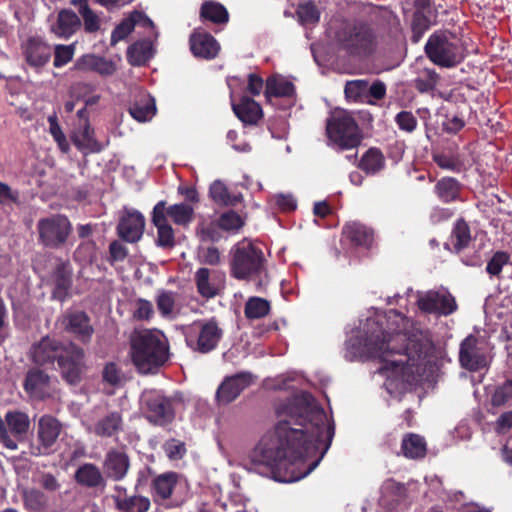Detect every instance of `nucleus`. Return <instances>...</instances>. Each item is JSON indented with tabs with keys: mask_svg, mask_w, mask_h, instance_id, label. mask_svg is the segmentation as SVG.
<instances>
[{
	"mask_svg": "<svg viewBox=\"0 0 512 512\" xmlns=\"http://www.w3.org/2000/svg\"><path fill=\"white\" fill-rule=\"evenodd\" d=\"M280 420L250 453V471L277 482L292 483L308 476L327 453L335 428L313 396L297 392L277 408Z\"/></svg>",
	"mask_w": 512,
	"mask_h": 512,
	"instance_id": "obj_1",
	"label": "nucleus"
},
{
	"mask_svg": "<svg viewBox=\"0 0 512 512\" xmlns=\"http://www.w3.org/2000/svg\"><path fill=\"white\" fill-rule=\"evenodd\" d=\"M386 328L368 319L365 337L351 336L345 343L348 361L378 359V373L385 376L384 387L400 398L410 387L433 372L435 359L428 332L416 327L402 312L386 313Z\"/></svg>",
	"mask_w": 512,
	"mask_h": 512,
	"instance_id": "obj_2",
	"label": "nucleus"
},
{
	"mask_svg": "<svg viewBox=\"0 0 512 512\" xmlns=\"http://www.w3.org/2000/svg\"><path fill=\"white\" fill-rule=\"evenodd\" d=\"M31 359L38 365L53 364L57 361L62 377L69 384L80 381L84 371V350L73 342L62 343L50 337L42 338L33 345Z\"/></svg>",
	"mask_w": 512,
	"mask_h": 512,
	"instance_id": "obj_3",
	"label": "nucleus"
},
{
	"mask_svg": "<svg viewBox=\"0 0 512 512\" xmlns=\"http://www.w3.org/2000/svg\"><path fill=\"white\" fill-rule=\"evenodd\" d=\"M131 357L138 371L152 373L168 359V344L158 330H136L131 336Z\"/></svg>",
	"mask_w": 512,
	"mask_h": 512,
	"instance_id": "obj_4",
	"label": "nucleus"
},
{
	"mask_svg": "<svg viewBox=\"0 0 512 512\" xmlns=\"http://www.w3.org/2000/svg\"><path fill=\"white\" fill-rule=\"evenodd\" d=\"M334 39L352 55L370 54L378 44L377 32L364 22H342L334 32Z\"/></svg>",
	"mask_w": 512,
	"mask_h": 512,
	"instance_id": "obj_5",
	"label": "nucleus"
},
{
	"mask_svg": "<svg viewBox=\"0 0 512 512\" xmlns=\"http://www.w3.org/2000/svg\"><path fill=\"white\" fill-rule=\"evenodd\" d=\"M428 59L442 68H454L465 58V48L461 40L449 32H435L425 44Z\"/></svg>",
	"mask_w": 512,
	"mask_h": 512,
	"instance_id": "obj_6",
	"label": "nucleus"
},
{
	"mask_svg": "<svg viewBox=\"0 0 512 512\" xmlns=\"http://www.w3.org/2000/svg\"><path fill=\"white\" fill-rule=\"evenodd\" d=\"M231 275L239 280L261 277L264 272L262 250L248 240L238 242L232 249Z\"/></svg>",
	"mask_w": 512,
	"mask_h": 512,
	"instance_id": "obj_7",
	"label": "nucleus"
},
{
	"mask_svg": "<svg viewBox=\"0 0 512 512\" xmlns=\"http://www.w3.org/2000/svg\"><path fill=\"white\" fill-rule=\"evenodd\" d=\"M326 131L329 140L341 150L355 148L361 142V131L353 115L346 110H335L331 114Z\"/></svg>",
	"mask_w": 512,
	"mask_h": 512,
	"instance_id": "obj_8",
	"label": "nucleus"
},
{
	"mask_svg": "<svg viewBox=\"0 0 512 512\" xmlns=\"http://www.w3.org/2000/svg\"><path fill=\"white\" fill-rule=\"evenodd\" d=\"M183 334L188 347L200 353L214 350L223 336V330L214 318L197 320L183 327Z\"/></svg>",
	"mask_w": 512,
	"mask_h": 512,
	"instance_id": "obj_9",
	"label": "nucleus"
},
{
	"mask_svg": "<svg viewBox=\"0 0 512 512\" xmlns=\"http://www.w3.org/2000/svg\"><path fill=\"white\" fill-rule=\"evenodd\" d=\"M405 295L407 299H415L416 305L421 312L438 317L449 316L458 308L455 298L446 289L414 292L409 288Z\"/></svg>",
	"mask_w": 512,
	"mask_h": 512,
	"instance_id": "obj_10",
	"label": "nucleus"
},
{
	"mask_svg": "<svg viewBox=\"0 0 512 512\" xmlns=\"http://www.w3.org/2000/svg\"><path fill=\"white\" fill-rule=\"evenodd\" d=\"M140 403L146 419L154 425L165 426L171 423L175 417L172 399L161 390H144L140 397Z\"/></svg>",
	"mask_w": 512,
	"mask_h": 512,
	"instance_id": "obj_11",
	"label": "nucleus"
},
{
	"mask_svg": "<svg viewBox=\"0 0 512 512\" xmlns=\"http://www.w3.org/2000/svg\"><path fill=\"white\" fill-rule=\"evenodd\" d=\"M39 241L48 248L62 247L72 230L69 219L61 214L40 219L37 224Z\"/></svg>",
	"mask_w": 512,
	"mask_h": 512,
	"instance_id": "obj_12",
	"label": "nucleus"
},
{
	"mask_svg": "<svg viewBox=\"0 0 512 512\" xmlns=\"http://www.w3.org/2000/svg\"><path fill=\"white\" fill-rule=\"evenodd\" d=\"M30 421L27 414L10 411L5 420L0 417V442L10 450H16L17 438L24 436L29 429Z\"/></svg>",
	"mask_w": 512,
	"mask_h": 512,
	"instance_id": "obj_13",
	"label": "nucleus"
},
{
	"mask_svg": "<svg viewBox=\"0 0 512 512\" xmlns=\"http://www.w3.org/2000/svg\"><path fill=\"white\" fill-rule=\"evenodd\" d=\"M265 97L272 106L290 108L296 103L294 84L281 75H273L266 80Z\"/></svg>",
	"mask_w": 512,
	"mask_h": 512,
	"instance_id": "obj_14",
	"label": "nucleus"
},
{
	"mask_svg": "<svg viewBox=\"0 0 512 512\" xmlns=\"http://www.w3.org/2000/svg\"><path fill=\"white\" fill-rule=\"evenodd\" d=\"M459 362L469 371H478L488 365L484 343L473 336H467L460 344Z\"/></svg>",
	"mask_w": 512,
	"mask_h": 512,
	"instance_id": "obj_15",
	"label": "nucleus"
},
{
	"mask_svg": "<svg viewBox=\"0 0 512 512\" xmlns=\"http://www.w3.org/2000/svg\"><path fill=\"white\" fill-rule=\"evenodd\" d=\"M62 432V424L51 415H43L38 422V446L35 455H48L55 450L56 442Z\"/></svg>",
	"mask_w": 512,
	"mask_h": 512,
	"instance_id": "obj_16",
	"label": "nucleus"
},
{
	"mask_svg": "<svg viewBox=\"0 0 512 512\" xmlns=\"http://www.w3.org/2000/svg\"><path fill=\"white\" fill-rule=\"evenodd\" d=\"M24 390L31 399L45 400L56 394V385L50 376L42 370L31 369L24 380Z\"/></svg>",
	"mask_w": 512,
	"mask_h": 512,
	"instance_id": "obj_17",
	"label": "nucleus"
},
{
	"mask_svg": "<svg viewBox=\"0 0 512 512\" xmlns=\"http://www.w3.org/2000/svg\"><path fill=\"white\" fill-rule=\"evenodd\" d=\"M63 329L83 343H88L94 333L89 316L84 311H67L59 319Z\"/></svg>",
	"mask_w": 512,
	"mask_h": 512,
	"instance_id": "obj_18",
	"label": "nucleus"
},
{
	"mask_svg": "<svg viewBox=\"0 0 512 512\" xmlns=\"http://www.w3.org/2000/svg\"><path fill=\"white\" fill-rule=\"evenodd\" d=\"M253 382V375L249 372H240L227 376L216 391V401L219 405H227L234 401L241 392Z\"/></svg>",
	"mask_w": 512,
	"mask_h": 512,
	"instance_id": "obj_19",
	"label": "nucleus"
},
{
	"mask_svg": "<svg viewBox=\"0 0 512 512\" xmlns=\"http://www.w3.org/2000/svg\"><path fill=\"white\" fill-rule=\"evenodd\" d=\"M145 219L137 210L125 208L119 219L117 233L121 239L129 243L138 242L144 232Z\"/></svg>",
	"mask_w": 512,
	"mask_h": 512,
	"instance_id": "obj_20",
	"label": "nucleus"
},
{
	"mask_svg": "<svg viewBox=\"0 0 512 512\" xmlns=\"http://www.w3.org/2000/svg\"><path fill=\"white\" fill-rule=\"evenodd\" d=\"M22 54L27 65L39 71L50 61L52 49L40 38L31 37L22 44Z\"/></svg>",
	"mask_w": 512,
	"mask_h": 512,
	"instance_id": "obj_21",
	"label": "nucleus"
},
{
	"mask_svg": "<svg viewBox=\"0 0 512 512\" xmlns=\"http://www.w3.org/2000/svg\"><path fill=\"white\" fill-rule=\"evenodd\" d=\"M81 28V19L78 14L69 8L61 9L57 13L55 22L50 26V31L56 37L69 39Z\"/></svg>",
	"mask_w": 512,
	"mask_h": 512,
	"instance_id": "obj_22",
	"label": "nucleus"
},
{
	"mask_svg": "<svg viewBox=\"0 0 512 512\" xmlns=\"http://www.w3.org/2000/svg\"><path fill=\"white\" fill-rule=\"evenodd\" d=\"M181 484L182 477L176 472H165L156 476L151 483V493L155 502L171 498Z\"/></svg>",
	"mask_w": 512,
	"mask_h": 512,
	"instance_id": "obj_23",
	"label": "nucleus"
},
{
	"mask_svg": "<svg viewBox=\"0 0 512 512\" xmlns=\"http://www.w3.org/2000/svg\"><path fill=\"white\" fill-rule=\"evenodd\" d=\"M123 417L118 411H111L87 427L88 432L100 438H115L123 430Z\"/></svg>",
	"mask_w": 512,
	"mask_h": 512,
	"instance_id": "obj_24",
	"label": "nucleus"
},
{
	"mask_svg": "<svg viewBox=\"0 0 512 512\" xmlns=\"http://www.w3.org/2000/svg\"><path fill=\"white\" fill-rule=\"evenodd\" d=\"M165 205L164 201H159L154 206L152 213V222L157 228L156 243L164 248L174 245V233L165 216Z\"/></svg>",
	"mask_w": 512,
	"mask_h": 512,
	"instance_id": "obj_25",
	"label": "nucleus"
},
{
	"mask_svg": "<svg viewBox=\"0 0 512 512\" xmlns=\"http://www.w3.org/2000/svg\"><path fill=\"white\" fill-rule=\"evenodd\" d=\"M73 144L83 153H98L104 148L95 136L89 121L78 124L72 133Z\"/></svg>",
	"mask_w": 512,
	"mask_h": 512,
	"instance_id": "obj_26",
	"label": "nucleus"
},
{
	"mask_svg": "<svg viewBox=\"0 0 512 512\" xmlns=\"http://www.w3.org/2000/svg\"><path fill=\"white\" fill-rule=\"evenodd\" d=\"M190 49L195 57L213 59L218 55L220 45L212 35L195 32L190 37Z\"/></svg>",
	"mask_w": 512,
	"mask_h": 512,
	"instance_id": "obj_27",
	"label": "nucleus"
},
{
	"mask_svg": "<svg viewBox=\"0 0 512 512\" xmlns=\"http://www.w3.org/2000/svg\"><path fill=\"white\" fill-rule=\"evenodd\" d=\"M343 237L351 245L369 249L374 241L373 230L360 222H349L343 228Z\"/></svg>",
	"mask_w": 512,
	"mask_h": 512,
	"instance_id": "obj_28",
	"label": "nucleus"
},
{
	"mask_svg": "<svg viewBox=\"0 0 512 512\" xmlns=\"http://www.w3.org/2000/svg\"><path fill=\"white\" fill-rule=\"evenodd\" d=\"M136 25L143 27H153V22L142 12L135 11L117 25L111 34V44L115 45L119 41L125 39L134 29Z\"/></svg>",
	"mask_w": 512,
	"mask_h": 512,
	"instance_id": "obj_29",
	"label": "nucleus"
},
{
	"mask_svg": "<svg viewBox=\"0 0 512 512\" xmlns=\"http://www.w3.org/2000/svg\"><path fill=\"white\" fill-rule=\"evenodd\" d=\"M116 489L126 492L125 488L117 486ZM115 507L121 512H147L151 506L150 499L142 495H127L119 493L114 497Z\"/></svg>",
	"mask_w": 512,
	"mask_h": 512,
	"instance_id": "obj_30",
	"label": "nucleus"
},
{
	"mask_svg": "<svg viewBox=\"0 0 512 512\" xmlns=\"http://www.w3.org/2000/svg\"><path fill=\"white\" fill-rule=\"evenodd\" d=\"M414 490V483L404 485L393 479L386 480L381 487L383 498L389 497L392 502L397 504L413 500L416 497Z\"/></svg>",
	"mask_w": 512,
	"mask_h": 512,
	"instance_id": "obj_31",
	"label": "nucleus"
},
{
	"mask_svg": "<svg viewBox=\"0 0 512 512\" xmlns=\"http://www.w3.org/2000/svg\"><path fill=\"white\" fill-rule=\"evenodd\" d=\"M70 4L76 8L86 33H96L101 29V16L90 7L88 0H70Z\"/></svg>",
	"mask_w": 512,
	"mask_h": 512,
	"instance_id": "obj_32",
	"label": "nucleus"
},
{
	"mask_svg": "<svg viewBox=\"0 0 512 512\" xmlns=\"http://www.w3.org/2000/svg\"><path fill=\"white\" fill-rule=\"evenodd\" d=\"M104 468L110 478L121 480L129 469L128 456L124 452L111 450L106 454Z\"/></svg>",
	"mask_w": 512,
	"mask_h": 512,
	"instance_id": "obj_33",
	"label": "nucleus"
},
{
	"mask_svg": "<svg viewBox=\"0 0 512 512\" xmlns=\"http://www.w3.org/2000/svg\"><path fill=\"white\" fill-rule=\"evenodd\" d=\"M155 302L163 318L174 319L180 312V295L176 292L159 290Z\"/></svg>",
	"mask_w": 512,
	"mask_h": 512,
	"instance_id": "obj_34",
	"label": "nucleus"
},
{
	"mask_svg": "<svg viewBox=\"0 0 512 512\" xmlns=\"http://www.w3.org/2000/svg\"><path fill=\"white\" fill-rule=\"evenodd\" d=\"M54 291L53 297L59 301H64L72 285V269L69 263L59 264L53 274Z\"/></svg>",
	"mask_w": 512,
	"mask_h": 512,
	"instance_id": "obj_35",
	"label": "nucleus"
},
{
	"mask_svg": "<svg viewBox=\"0 0 512 512\" xmlns=\"http://www.w3.org/2000/svg\"><path fill=\"white\" fill-rule=\"evenodd\" d=\"M233 111L244 124H256L262 117L261 106L252 98L242 97L240 102L232 104Z\"/></svg>",
	"mask_w": 512,
	"mask_h": 512,
	"instance_id": "obj_36",
	"label": "nucleus"
},
{
	"mask_svg": "<svg viewBox=\"0 0 512 512\" xmlns=\"http://www.w3.org/2000/svg\"><path fill=\"white\" fill-rule=\"evenodd\" d=\"M75 480L79 485L87 488H98L105 483L100 469L92 463L79 466L75 472Z\"/></svg>",
	"mask_w": 512,
	"mask_h": 512,
	"instance_id": "obj_37",
	"label": "nucleus"
},
{
	"mask_svg": "<svg viewBox=\"0 0 512 512\" xmlns=\"http://www.w3.org/2000/svg\"><path fill=\"white\" fill-rule=\"evenodd\" d=\"M21 497L24 508L29 512H46L49 509V498L39 489L23 488Z\"/></svg>",
	"mask_w": 512,
	"mask_h": 512,
	"instance_id": "obj_38",
	"label": "nucleus"
},
{
	"mask_svg": "<svg viewBox=\"0 0 512 512\" xmlns=\"http://www.w3.org/2000/svg\"><path fill=\"white\" fill-rule=\"evenodd\" d=\"M461 189L462 184L453 177H443L439 179L434 187L438 198L445 203L457 200Z\"/></svg>",
	"mask_w": 512,
	"mask_h": 512,
	"instance_id": "obj_39",
	"label": "nucleus"
},
{
	"mask_svg": "<svg viewBox=\"0 0 512 512\" xmlns=\"http://www.w3.org/2000/svg\"><path fill=\"white\" fill-rule=\"evenodd\" d=\"M198 293L204 298H213L219 293V285L207 268H200L195 273Z\"/></svg>",
	"mask_w": 512,
	"mask_h": 512,
	"instance_id": "obj_40",
	"label": "nucleus"
},
{
	"mask_svg": "<svg viewBox=\"0 0 512 512\" xmlns=\"http://www.w3.org/2000/svg\"><path fill=\"white\" fill-rule=\"evenodd\" d=\"M129 112L130 115L138 122L151 120L156 113L154 98L148 94L143 95L140 100L130 106Z\"/></svg>",
	"mask_w": 512,
	"mask_h": 512,
	"instance_id": "obj_41",
	"label": "nucleus"
},
{
	"mask_svg": "<svg viewBox=\"0 0 512 512\" xmlns=\"http://www.w3.org/2000/svg\"><path fill=\"white\" fill-rule=\"evenodd\" d=\"M76 67L78 69H91L97 71L101 75H112L116 67L112 61L94 55H85L77 60Z\"/></svg>",
	"mask_w": 512,
	"mask_h": 512,
	"instance_id": "obj_42",
	"label": "nucleus"
},
{
	"mask_svg": "<svg viewBox=\"0 0 512 512\" xmlns=\"http://www.w3.org/2000/svg\"><path fill=\"white\" fill-rule=\"evenodd\" d=\"M401 450L403 455L407 458H422L426 454V441L418 434H407L402 439Z\"/></svg>",
	"mask_w": 512,
	"mask_h": 512,
	"instance_id": "obj_43",
	"label": "nucleus"
},
{
	"mask_svg": "<svg viewBox=\"0 0 512 512\" xmlns=\"http://www.w3.org/2000/svg\"><path fill=\"white\" fill-rule=\"evenodd\" d=\"M153 56V46L148 40L138 41L131 45L127 51V58L131 65L141 66Z\"/></svg>",
	"mask_w": 512,
	"mask_h": 512,
	"instance_id": "obj_44",
	"label": "nucleus"
},
{
	"mask_svg": "<svg viewBox=\"0 0 512 512\" xmlns=\"http://www.w3.org/2000/svg\"><path fill=\"white\" fill-rule=\"evenodd\" d=\"M439 81V74L434 69L426 68L418 73L417 77L413 80V84L420 93L433 95Z\"/></svg>",
	"mask_w": 512,
	"mask_h": 512,
	"instance_id": "obj_45",
	"label": "nucleus"
},
{
	"mask_svg": "<svg viewBox=\"0 0 512 512\" xmlns=\"http://www.w3.org/2000/svg\"><path fill=\"white\" fill-rule=\"evenodd\" d=\"M200 16L203 20H209L215 24L227 23L229 19L226 8L215 1H205L201 6Z\"/></svg>",
	"mask_w": 512,
	"mask_h": 512,
	"instance_id": "obj_46",
	"label": "nucleus"
},
{
	"mask_svg": "<svg viewBox=\"0 0 512 512\" xmlns=\"http://www.w3.org/2000/svg\"><path fill=\"white\" fill-rule=\"evenodd\" d=\"M166 215L169 216L175 224L186 226L193 220L194 209L189 204H174L168 208L165 207V216Z\"/></svg>",
	"mask_w": 512,
	"mask_h": 512,
	"instance_id": "obj_47",
	"label": "nucleus"
},
{
	"mask_svg": "<svg viewBox=\"0 0 512 512\" xmlns=\"http://www.w3.org/2000/svg\"><path fill=\"white\" fill-rule=\"evenodd\" d=\"M470 241L471 234L468 224L463 219L457 220L451 235V244L455 252L459 253L468 247Z\"/></svg>",
	"mask_w": 512,
	"mask_h": 512,
	"instance_id": "obj_48",
	"label": "nucleus"
},
{
	"mask_svg": "<svg viewBox=\"0 0 512 512\" xmlns=\"http://www.w3.org/2000/svg\"><path fill=\"white\" fill-rule=\"evenodd\" d=\"M384 156L380 150L371 148L362 157L360 167L368 174H375L384 167Z\"/></svg>",
	"mask_w": 512,
	"mask_h": 512,
	"instance_id": "obj_49",
	"label": "nucleus"
},
{
	"mask_svg": "<svg viewBox=\"0 0 512 512\" xmlns=\"http://www.w3.org/2000/svg\"><path fill=\"white\" fill-rule=\"evenodd\" d=\"M344 92L346 98L351 101L373 103L371 100H367V80L357 79L347 81Z\"/></svg>",
	"mask_w": 512,
	"mask_h": 512,
	"instance_id": "obj_50",
	"label": "nucleus"
},
{
	"mask_svg": "<svg viewBox=\"0 0 512 512\" xmlns=\"http://www.w3.org/2000/svg\"><path fill=\"white\" fill-rule=\"evenodd\" d=\"M270 311V303L260 297H251L245 304V316L248 319L265 317Z\"/></svg>",
	"mask_w": 512,
	"mask_h": 512,
	"instance_id": "obj_51",
	"label": "nucleus"
},
{
	"mask_svg": "<svg viewBox=\"0 0 512 512\" xmlns=\"http://www.w3.org/2000/svg\"><path fill=\"white\" fill-rule=\"evenodd\" d=\"M209 195L212 200L219 205H233L235 203V197H232L227 187L220 180H215L209 188Z\"/></svg>",
	"mask_w": 512,
	"mask_h": 512,
	"instance_id": "obj_52",
	"label": "nucleus"
},
{
	"mask_svg": "<svg viewBox=\"0 0 512 512\" xmlns=\"http://www.w3.org/2000/svg\"><path fill=\"white\" fill-rule=\"evenodd\" d=\"M512 403V379L506 380L498 386L491 396V405L501 407Z\"/></svg>",
	"mask_w": 512,
	"mask_h": 512,
	"instance_id": "obj_53",
	"label": "nucleus"
},
{
	"mask_svg": "<svg viewBox=\"0 0 512 512\" xmlns=\"http://www.w3.org/2000/svg\"><path fill=\"white\" fill-rule=\"evenodd\" d=\"M299 21L306 24H315L320 19V12L313 1H306L299 5L297 9Z\"/></svg>",
	"mask_w": 512,
	"mask_h": 512,
	"instance_id": "obj_54",
	"label": "nucleus"
},
{
	"mask_svg": "<svg viewBox=\"0 0 512 512\" xmlns=\"http://www.w3.org/2000/svg\"><path fill=\"white\" fill-rule=\"evenodd\" d=\"M433 161L444 170L452 172H461L463 168V162L456 155H450L445 153H434Z\"/></svg>",
	"mask_w": 512,
	"mask_h": 512,
	"instance_id": "obj_55",
	"label": "nucleus"
},
{
	"mask_svg": "<svg viewBox=\"0 0 512 512\" xmlns=\"http://www.w3.org/2000/svg\"><path fill=\"white\" fill-rule=\"evenodd\" d=\"M102 377L106 384L114 388L120 387L125 380L122 370L114 362H109L104 366Z\"/></svg>",
	"mask_w": 512,
	"mask_h": 512,
	"instance_id": "obj_56",
	"label": "nucleus"
},
{
	"mask_svg": "<svg viewBox=\"0 0 512 512\" xmlns=\"http://www.w3.org/2000/svg\"><path fill=\"white\" fill-rule=\"evenodd\" d=\"M508 263H510V255L504 251H497L488 261L486 271L491 276H498Z\"/></svg>",
	"mask_w": 512,
	"mask_h": 512,
	"instance_id": "obj_57",
	"label": "nucleus"
},
{
	"mask_svg": "<svg viewBox=\"0 0 512 512\" xmlns=\"http://www.w3.org/2000/svg\"><path fill=\"white\" fill-rule=\"evenodd\" d=\"M75 52V45H56L54 49V62L53 65L56 68L63 67L69 63Z\"/></svg>",
	"mask_w": 512,
	"mask_h": 512,
	"instance_id": "obj_58",
	"label": "nucleus"
},
{
	"mask_svg": "<svg viewBox=\"0 0 512 512\" xmlns=\"http://www.w3.org/2000/svg\"><path fill=\"white\" fill-rule=\"evenodd\" d=\"M163 450L166 456L172 461L180 460L186 454L185 443L177 439L167 440L163 445Z\"/></svg>",
	"mask_w": 512,
	"mask_h": 512,
	"instance_id": "obj_59",
	"label": "nucleus"
},
{
	"mask_svg": "<svg viewBox=\"0 0 512 512\" xmlns=\"http://www.w3.org/2000/svg\"><path fill=\"white\" fill-rule=\"evenodd\" d=\"M243 224L241 216L232 210L223 213L219 218L220 228L226 231H237Z\"/></svg>",
	"mask_w": 512,
	"mask_h": 512,
	"instance_id": "obj_60",
	"label": "nucleus"
},
{
	"mask_svg": "<svg viewBox=\"0 0 512 512\" xmlns=\"http://www.w3.org/2000/svg\"><path fill=\"white\" fill-rule=\"evenodd\" d=\"M395 123L401 131L412 133L417 128V119L410 111H400L395 116Z\"/></svg>",
	"mask_w": 512,
	"mask_h": 512,
	"instance_id": "obj_61",
	"label": "nucleus"
},
{
	"mask_svg": "<svg viewBox=\"0 0 512 512\" xmlns=\"http://www.w3.org/2000/svg\"><path fill=\"white\" fill-rule=\"evenodd\" d=\"M154 314L153 305L146 299L139 298L135 302L133 317L137 320H149Z\"/></svg>",
	"mask_w": 512,
	"mask_h": 512,
	"instance_id": "obj_62",
	"label": "nucleus"
},
{
	"mask_svg": "<svg viewBox=\"0 0 512 512\" xmlns=\"http://www.w3.org/2000/svg\"><path fill=\"white\" fill-rule=\"evenodd\" d=\"M465 126V121L458 114H447L442 122L443 130L450 134H456Z\"/></svg>",
	"mask_w": 512,
	"mask_h": 512,
	"instance_id": "obj_63",
	"label": "nucleus"
},
{
	"mask_svg": "<svg viewBox=\"0 0 512 512\" xmlns=\"http://www.w3.org/2000/svg\"><path fill=\"white\" fill-rule=\"evenodd\" d=\"M411 26L414 35L421 37L422 34L430 27V20L422 11H416L413 14Z\"/></svg>",
	"mask_w": 512,
	"mask_h": 512,
	"instance_id": "obj_64",
	"label": "nucleus"
}]
</instances>
